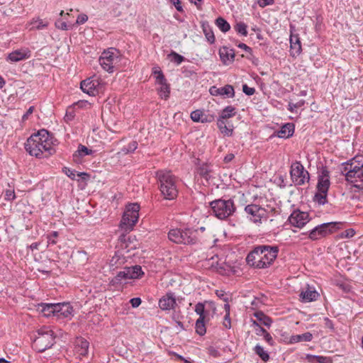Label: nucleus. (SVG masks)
Masks as SVG:
<instances>
[{
	"mask_svg": "<svg viewBox=\"0 0 363 363\" xmlns=\"http://www.w3.org/2000/svg\"><path fill=\"white\" fill-rule=\"evenodd\" d=\"M30 57V51L28 49L16 50L9 54L7 60L16 62L28 59Z\"/></svg>",
	"mask_w": 363,
	"mask_h": 363,
	"instance_id": "20",
	"label": "nucleus"
},
{
	"mask_svg": "<svg viewBox=\"0 0 363 363\" xmlns=\"http://www.w3.org/2000/svg\"><path fill=\"white\" fill-rule=\"evenodd\" d=\"M294 125L291 123H287L283 125L280 130L277 132V136L280 138H289L294 133Z\"/></svg>",
	"mask_w": 363,
	"mask_h": 363,
	"instance_id": "25",
	"label": "nucleus"
},
{
	"mask_svg": "<svg viewBox=\"0 0 363 363\" xmlns=\"http://www.w3.org/2000/svg\"><path fill=\"white\" fill-rule=\"evenodd\" d=\"M201 28L203 32V34L207 40V41L210 44H213L216 41L215 35L212 29V27L210 26L209 23L206 21H201Z\"/></svg>",
	"mask_w": 363,
	"mask_h": 363,
	"instance_id": "27",
	"label": "nucleus"
},
{
	"mask_svg": "<svg viewBox=\"0 0 363 363\" xmlns=\"http://www.w3.org/2000/svg\"><path fill=\"white\" fill-rule=\"evenodd\" d=\"M62 172L68 177H69L72 180H74V179H76V177H77V174L79 172H77V171H75L74 169H72L69 167H65L63 169H62Z\"/></svg>",
	"mask_w": 363,
	"mask_h": 363,
	"instance_id": "51",
	"label": "nucleus"
},
{
	"mask_svg": "<svg viewBox=\"0 0 363 363\" xmlns=\"http://www.w3.org/2000/svg\"><path fill=\"white\" fill-rule=\"evenodd\" d=\"M95 75H92V96L102 93L104 90V84L94 79Z\"/></svg>",
	"mask_w": 363,
	"mask_h": 363,
	"instance_id": "41",
	"label": "nucleus"
},
{
	"mask_svg": "<svg viewBox=\"0 0 363 363\" xmlns=\"http://www.w3.org/2000/svg\"><path fill=\"white\" fill-rule=\"evenodd\" d=\"M341 172L345 176V179L352 183L354 186L363 189V163L355 164L354 159L342 164Z\"/></svg>",
	"mask_w": 363,
	"mask_h": 363,
	"instance_id": "3",
	"label": "nucleus"
},
{
	"mask_svg": "<svg viewBox=\"0 0 363 363\" xmlns=\"http://www.w3.org/2000/svg\"><path fill=\"white\" fill-rule=\"evenodd\" d=\"M342 223L329 222L318 225L308 231V238L311 240H318L328 236L340 228Z\"/></svg>",
	"mask_w": 363,
	"mask_h": 363,
	"instance_id": "8",
	"label": "nucleus"
},
{
	"mask_svg": "<svg viewBox=\"0 0 363 363\" xmlns=\"http://www.w3.org/2000/svg\"><path fill=\"white\" fill-rule=\"evenodd\" d=\"M254 316L261 324L267 327H270L272 323V320L261 311L255 312Z\"/></svg>",
	"mask_w": 363,
	"mask_h": 363,
	"instance_id": "31",
	"label": "nucleus"
},
{
	"mask_svg": "<svg viewBox=\"0 0 363 363\" xmlns=\"http://www.w3.org/2000/svg\"><path fill=\"white\" fill-rule=\"evenodd\" d=\"M262 252H263V250H261L260 245L255 247L247 255V264L256 269H266V264L262 260Z\"/></svg>",
	"mask_w": 363,
	"mask_h": 363,
	"instance_id": "11",
	"label": "nucleus"
},
{
	"mask_svg": "<svg viewBox=\"0 0 363 363\" xmlns=\"http://www.w3.org/2000/svg\"><path fill=\"white\" fill-rule=\"evenodd\" d=\"M330 186V172L326 167H323L318 177L317 191L325 194L328 191Z\"/></svg>",
	"mask_w": 363,
	"mask_h": 363,
	"instance_id": "15",
	"label": "nucleus"
},
{
	"mask_svg": "<svg viewBox=\"0 0 363 363\" xmlns=\"http://www.w3.org/2000/svg\"><path fill=\"white\" fill-rule=\"evenodd\" d=\"M290 175L295 185L302 186L309 182L310 174L300 162H295L291 166Z\"/></svg>",
	"mask_w": 363,
	"mask_h": 363,
	"instance_id": "10",
	"label": "nucleus"
},
{
	"mask_svg": "<svg viewBox=\"0 0 363 363\" xmlns=\"http://www.w3.org/2000/svg\"><path fill=\"white\" fill-rule=\"evenodd\" d=\"M55 336L49 328L43 327L38 330V336L33 341V347L39 352L50 348L55 344Z\"/></svg>",
	"mask_w": 363,
	"mask_h": 363,
	"instance_id": "6",
	"label": "nucleus"
},
{
	"mask_svg": "<svg viewBox=\"0 0 363 363\" xmlns=\"http://www.w3.org/2000/svg\"><path fill=\"white\" fill-rule=\"evenodd\" d=\"M217 125L221 133L224 135L231 136L233 135V128H228L225 120L218 118Z\"/></svg>",
	"mask_w": 363,
	"mask_h": 363,
	"instance_id": "37",
	"label": "nucleus"
},
{
	"mask_svg": "<svg viewBox=\"0 0 363 363\" xmlns=\"http://www.w3.org/2000/svg\"><path fill=\"white\" fill-rule=\"evenodd\" d=\"M89 104L90 103L87 100H79L78 101L74 103L72 106L74 109L84 108L88 107Z\"/></svg>",
	"mask_w": 363,
	"mask_h": 363,
	"instance_id": "53",
	"label": "nucleus"
},
{
	"mask_svg": "<svg viewBox=\"0 0 363 363\" xmlns=\"http://www.w3.org/2000/svg\"><path fill=\"white\" fill-rule=\"evenodd\" d=\"M88 20V16L85 14H81V15H79L77 18V21H76V23L77 24H83L84 23H85L86 21Z\"/></svg>",
	"mask_w": 363,
	"mask_h": 363,
	"instance_id": "64",
	"label": "nucleus"
},
{
	"mask_svg": "<svg viewBox=\"0 0 363 363\" xmlns=\"http://www.w3.org/2000/svg\"><path fill=\"white\" fill-rule=\"evenodd\" d=\"M261 250H263L262 252V260L266 264V268L269 267L275 259L277 257L279 249L277 245H260Z\"/></svg>",
	"mask_w": 363,
	"mask_h": 363,
	"instance_id": "12",
	"label": "nucleus"
},
{
	"mask_svg": "<svg viewBox=\"0 0 363 363\" xmlns=\"http://www.w3.org/2000/svg\"><path fill=\"white\" fill-rule=\"evenodd\" d=\"M212 213L220 220H225L233 216L236 211L234 201L232 199H216L210 202Z\"/></svg>",
	"mask_w": 363,
	"mask_h": 363,
	"instance_id": "5",
	"label": "nucleus"
},
{
	"mask_svg": "<svg viewBox=\"0 0 363 363\" xmlns=\"http://www.w3.org/2000/svg\"><path fill=\"white\" fill-rule=\"evenodd\" d=\"M208 354L214 358H216V357H218L220 356V352L216 347H214L213 346H210L208 348Z\"/></svg>",
	"mask_w": 363,
	"mask_h": 363,
	"instance_id": "57",
	"label": "nucleus"
},
{
	"mask_svg": "<svg viewBox=\"0 0 363 363\" xmlns=\"http://www.w3.org/2000/svg\"><path fill=\"white\" fill-rule=\"evenodd\" d=\"M216 25L218 28L223 33H226L230 29V25L229 23L223 17H218L216 19Z\"/></svg>",
	"mask_w": 363,
	"mask_h": 363,
	"instance_id": "42",
	"label": "nucleus"
},
{
	"mask_svg": "<svg viewBox=\"0 0 363 363\" xmlns=\"http://www.w3.org/2000/svg\"><path fill=\"white\" fill-rule=\"evenodd\" d=\"M177 305L176 298L173 293L169 292L163 296L159 301V306L162 310H170Z\"/></svg>",
	"mask_w": 363,
	"mask_h": 363,
	"instance_id": "19",
	"label": "nucleus"
},
{
	"mask_svg": "<svg viewBox=\"0 0 363 363\" xmlns=\"http://www.w3.org/2000/svg\"><path fill=\"white\" fill-rule=\"evenodd\" d=\"M211 170L209 169V167L206 164H203L198 169V174L203 178H204L206 181H208L211 178Z\"/></svg>",
	"mask_w": 363,
	"mask_h": 363,
	"instance_id": "45",
	"label": "nucleus"
},
{
	"mask_svg": "<svg viewBox=\"0 0 363 363\" xmlns=\"http://www.w3.org/2000/svg\"><path fill=\"white\" fill-rule=\"evenodd\" d=\"M80 89L84 93L91 96V77H88L81 82Z\"/></svg>",
	"mask_w": 363,
	"mask_h": 363,
	"instance_id": "48",
	"label": "nucleus"
},
{
	"mask_svg": "<svg viewBox=\"0 0 363 363\" xmlns=\"http://www.w3.org/2000/svg\"><path fill=\"white\" fill-rule=\"evenodd\" d=\"M58 236V232L52 231L50 235H48V240L49 244H56L55 238Z\"/></svg>",
	"mask_w": 363,
	"mask_h": 363,
	"instance_id": "59",
	"label": "nucleus"
},
{
	"mask_svg": "<svg viewBox=\"0 0 363 363\" xmlns=\"http://www.w3.org/2000/svg\"><path fill=\"white\" fill-rule=\"evenodd\" d=\"M299 296L302 301L311 302L315 301L319 296V294L315 290H311L310 288H308L305 291H301Z\"/></svg>",
	"mask_w": 363,
	"mask_h": 363,
	"instance_id": "29",
	"label": "nucleus"
},
{
	"mask_svg": "<svg viewBox=\"0 0 363 363\" xmlns=\"http://www.w3.org/2000/svg\"><path fill=\"white\" fill-rule=\"evenodd\" d=\"M191 118L194 122L208 123L214 121L215 116L204 110L196 109L191 113Z\"/></svg>",
	"mask_w": 363,
	"mask_h": 363,
	"instance_id": "17",
	"label": "nucleus"
},
{
	"mask_svg": "<svg viewBox=\"0 0 363 363\" xmlns=\"http://www.w3.org/2000/svg\"><path fill=\"white\" fill-rule=\"evenodd\" d=\"M138 147V143L135 140L130 142L127 146L123 147L121 149V152L123 155H126L130 152H133Z\"/></svg>",
	"mask_w": 363,
	"mask_h": 363,
	"instance_id": "49",
	"label": "nucleus"
},
{
	"mask_svg": "<svg viewBox=\"0 0 363 363\" xmlns=\"http://www.w3.org/2000/svg\"><path fill=\"white\" fill-rule=\"evenodd\" d=\"M139 204L134 203H130L126 206L123 213L121 225L122 228L129 230L133 229V226L138 222L139 218Z\"/></svg>",
	"mask_w": 363,
	"mask_h": 363,
	"instance_id": "9",
	"label": "nucleus"
},
{
	"mask_svg": "<svg viewBox=\"0 0 363 363\" xmlns=\"http://www.w3.org/2000/svg\"><path fill=\"white\" fill-rule=\"evenodd\" d=\"M306 359L309 363H331V359L328 357L320 356V355H313V354H306Z\"/></svg>",
	"mask_w": 363,
	"mask_h": 363,
	"instance_id": "30",
	"label": "nucleus"
},
{
	"mask_svg": "<svg viewBox=\"0 0 363 363\" xmlns=\"http://www.w3.org/2000/svg\"><path fill=\"white\" fill-rule=\"evenodd\" d=\"M168 238L177 244L194 245L198 242L197 230L191 228L171 229Z\"/></svg>",
	"mask_w": 363,
	"mask_h": 363,
	"instance_id": "4",
	"label": "nucleus"
},
{
	"mask_svg": "<svg viewBox=\"0 0 363 363\" xmlns=\"http://www.w3.org/2000/svg\"><path fill=\"white\" fill-rule=\"evenodd\" d=\"M55 303H41L39 305V307H41V312L46 317H49L50 315L55 316Z\"/></svg>",
	"mask_w": 363,
	"mask_h": 363,
	"instance_id": "34",
	"label": "nucleus"
},
{
	"mask_svg": "<svg viewBox=\"0 0 363 363\" xmlns=\"http://www.w3.org/2000/svg\"><path fill=\"white\" fill-rule=\"evenodd\" d=\"M327 196L328 192L324 194L317 191L314 196V201L318 203L319 205H324L328 202Z\"/></svg>",
	"mask_w": 363,
	"mask_h": 363,
	"instance_id": "46",
	"label": "nucleus"
},
{
	"mask_svg": "<svg viewBox=\"0 0 363 363\" xmlns=\"http://www.w3.org/2000/svg\"><path fill=\"white\" fill-rule=\"evenodd\" d=\"M169 56L172 57V61L176 63L177 65H179L185 60L184 56L177 53L174 51H172L171 53L169 54Z\"/></svg>",
	"mask_w": 363,
	"mask_h": 363,
	"instance_id": "50",
	"label": "nucleus"
},
{
	"mask_svg": "<svg viewBox=\"0 0 363 363\" xmlns=\"http://www.w3.org/2000/svg\"><path fill=\"white\" fill-rule=\"evenodd\" d=\"M235 114V108L233 106H227L221 111L218 119L226 120L233 117Z\"/></svg>",
	"mask_w": 363,
	"mask_h": 363,
	"instance_id": "33",
	"label": "nucleus"
},
{
	"mask_svg": "<svg viewBox=\"0 0 363 363\" xmlns=\"http://www.w3.org/2000/svg\"><path fill=\"white\" fill-rule=\"evenodd\" d=\"M74 108H73V106H69L67 110V112H66V114H65V120L68 122V121H70L72 120H73V118H74Z\"/></svg>",
	"mask_w": 363,
	"mask_h": 363,
	"instance_id": "56",
	"label": "nucleus"
},
{
	"mask_svg": "<svg viewBox=\"0 0 363 363\" xmlns=\"http://www.w3.org/2000/svg\"><path fill=\"white\" fill-rule=\"evenodd\" d=\"M55 316L58 319L67 318L71 319L73 316V308L69 303H55Z\"/></svg>",
	"mask_w": 363,
	"mask_h": 363,
	"instance_id": "16",
	"label": "nucleus"
},
{
	"mask_svg": "<svg viewBox=\"0 0 363 363\" xmlns=\"http://www.w3.org/2000/svg\"><path fill=\"white\" fill-rule=\"evenodd\" d=\"M120 51L115 48H109L104 50L99 58L101 67L109 73L115 71L116 65L120 61Z\"/></svg>",
	"mask_w": 363,
	"mask_h": 363,
	"instance_id": "7",
	"label": "nucleus"
},
{
	"mask_svg": "<svg viewBox=\"0 0 363 363\" xmlns=\"http://www.w3.org/2000/svg\"><path fill=\"white\" fill-rule=\"evenodd\" d=\"M224 309L226 313L224 316V320H228V325H226L225 323H223V324L226 328H230V305L228 304V302H226V303L224 305Z\"/></svg>",
	"mask_w": 363,
	"mask_h": 363,
	"instance_id": "54",
	"label": "nucleus"
},
{
	"mask_svg": "<svg viewBox=\"0 0 363 363\" xmlns=\"http://www.w3.org/2000/svg\"><path fill=\"white\" fill-rule=\"evenodd\" d=\"M128 274L126 272V268L125 267L123 271H121L117 273L116 276L114 277L110 281L111 285L113 286H116L118 284H121L122 280H126L128 279Z\"/></svg>",
	"mask_w": 363,
	"mask_h": 363,
	"instance_id": "35",
	"label": "nucleus"
},
{
	"mask_svg": "<svg viewBox=\"0 0 363 363\" xmlns=\"http://www.w3.org/2000/svg\"><path fill=\"white\" fill-rule=\"evenodd\" d=\"M89 342L83 337H77L75 341V351L79 356H86L89 352Z\"/></svg>",
	"mask_w": 363,
	"mask_h": 363,
	"instance_id": "22",
	"label": "nucleus"
},
{
	"mask_svg": "<svg viewBox=\"0 0 363 363\" xmlns=\"http://www.w3.org/2000/svg\"><path fill=\"white\" fill-rule=\"evenodd\" d=\"M159 189L164 199L173 200L178 195L177 179L170 172L160 170L156 173Z\"/></svg>",
	"mask_w": 363,
	"mask_h": 363,
	"instance_id": "2",
	"label": "nucleus"
},
{
	"mask_svg": "<svg viewBox=\"0 0 363 363\" xmlns=\"http://www.w3.org/2000/svg\"><path fill=\"white\" fill-rule=\"evenodd\" d=\"M90 179V175L86 172H79L77 174V181L79 186L81 189H84L87 185V182Z\"/></svg>",
	"mask_w": 363,
	"mask_h": 363,
	"instance_id": "43",
	"label": "nucleus"
},
{
	"mask_svg": "<svg viewBox=\"0 0 363 363\" xmlns=\"http://www.w3.org/2000/svg\"><path fill=\"white\" fill-rule=\"evenodd\" d=\"M53 139L47 130L41 129L28 138L25 148L30 155L38 158L48 157L55 152L52 147Z\"/></svg>",
	"mask_w": 363,
	"mask_h": 363,
	"instance_id": "1",
	"label": "nucleus"
},
{
	"mask_svg": "<svg viewBox=\"0 0 363 363\" xmlns=\"http://www.w3.org/2000/svg\"><path fill=\"white\" fill-rule=\"evenodd\" d=\"M288 221L291 225L301 228L310 221V218L307 212L295 210L289 217Z\"/></svg>",
	"mask_w": 363,
	"mask_h": 363,
	"instance_id": "13",
	"label": "nucleus"
},
{
	"mask_svg": "<svg viewBox=\"0 0 363 363\" xmlns=\"http://www.w3.org/2000/svg\"><path fill=\"white\" fill-rule=\"evenodd\" d=\"M195 312L199 315V317L206 318L205 315V306L203 303L199 302L195 306Z\"/></svg>",
	"mask_w": 363,
	"mask_h": 363,
	"instance_id": "52",
	"label": "nucleus"
},
{
	"mask_svg": "<svg viewBox=\"0 0 363 363\" xmlns=\"http://www.w3.org/2000/svg\"><path fill=\"white\" fill-rule=\"evenodd\" d=\"M171 2L179 12H184L180 0H171Z\"/></svg>",
	"mask_w": 363,
	"mask_h": 363,
	"instance_id": "62",
	"label": "nucleus"
},
{
	"mask_svg": "<svg viewBox=\"0 0 363 363\" xmlns=\"http://www.w3.org/2000/svg\"><path fill=\"white\" fill-rule=\"evenodd\" d=\"M313 339V335L310 332H306L301 335H293L291 337L290 342L291 343H296L299 342H310Z\"/></svg>",
	"mask_w": 363,
	"mask_h": 363,
	"instance_id": "32",
	"label": "nucleus"
},
{
	"mask_svg": "<svg viewBox=\"0 0 363 363\" xmlns=\"http://www.w3.org/2000/svg\"><path fill=\"white\" fill-rule=\"evenodd\" d=\"M256 334L257 335H262L264 340L271 346H273L274 341L271 335L262 327L259 326V328H256Z\"/></svg>",
	"mask_w": 363,
	"mask_h": 363,
	"instance_id": "38",
	"label": "nucleus"
},
{
	"mask_svg": "<svg viewBox=\"0 0 363 363\" xmlns=\"http://www.w3.org/2000/svg\"><path fill=\"white\" fill-rule=\"evenodd\" d=\"M91 154V150L79 144L77 151L73 154V160L76 163H82V157Z\"/></svg>",
	"mask_w": 363,
	"mask_h": 363,
	"instance_id": "26",
	"label": "nucleus"
},
{
	"mask_svg": "<svg viewBox=\"0 0 363 363\" xmlns=\"http://www.w3.org/2000/svg\"><path fill=\"white\" fill-rule=\"evenodd\" d=\"M274 3V0H259L258 4L259 6L262 8H264L269 5H272Z\"/></svg>",
	"mask_w": 363,
	"mask_h": 363,
	"instance_id": "63",
	"label": "nucleus"
},
{
	"mask_svg": "<svg viewBox=\"0 0 363 363\" xmlns=\"http://www.w3.org/2000/svg\"><path fill=\"white\" fill-rule=\"evenodd\" d=\"M219 55L223 63L228 65L235 60V50L223 46L219 50Z\"/></svg>",
	"mask_w": 363,
	"mask_h": 363,
	"instance_id": "21",
	"label": "nucleus"
},
{
	"mask_svg": "<svg viewBox=\"0 0 363 363\" xmlns=\"http://www.w3.org/2000/svg\"><path fill=\"white\" fill-rule=\"evenodd\" d=\"M204 320L205 318L203 317H199L196 321V333L201 336L204 335L206 333Z\"/></svg>",
	"mask_w": 363,
	"mask_h": 363,
	"instance_id": "40",
	"label": "nucleus"
},
{
	"mask_svg": "<svg viewBox=\"0 0 363 363\" xmlns=\"http://www.w3.org/2000/svg\"><path fill=\"white\" fill-rule=\"evenodd\" d=\"M209 92L212 96H223L227 98H233L235 96V90L232 85L226 84L223 87L212 86Z\"/></svg>",
	"mask_w": 363,
	"mask_h": 363,
	"instance_id": "18",
	"label": "nucleus"
},
{
	"mask_svg": "<svg viewBox=\"0 0 363 363\" xmlns=\"http://www.w3.org/2000/svg\"><path fill=\"white\" fill-rule=\"evenodd\" d=\"M130 303L132 307L137 308L141 304L142 301H141L140 298L136 297V298H131L130 300Z\"/></svg>",
	"mask_w": 363,
	"mask_h": 363,
	"instance_id": "60",
	"label": "nucleus"
},
{
	"mask_svg": "<svg viewBox=\"0 0 363 363\" xmlns=\"http://www.w3.org/2000/svg\"><path fill=\"white\" fill-rule=\"evenodd\" d=\"M249 55L246 57L249 60H250L252 62V63L254 65H256L257 66L258 64H259V60L257 57H256L253 53H252V51L251 52H248Z\"/></svg>",
	"mask_w": 363,
	"mask_h": 363,
	"instance_id": "61",
	"label": "nucleus"
},
{
	"mask_svg": "<svg viewBox=\"0 0 363 363\" xmlns=\"http://www.w3.org/2000/svg\"><path fill=\"white\" fill-rule=\"evenodd\" d=\"M128 279H140L144 274L140 265L125 267Z\"/></svg>",
	"mask_w": 363,
	"mask_h": 363,
	"instance_id": "28",
	"label": "nucleus"
},
{
	"mask_svg": "<svg viewBox=\"0 0 363 363\" xmlns=\"http://www.w3.org/2000/svg\"><path fill=\"white\" fill-rule=\"evenodd\" d=\"M161 86L157 89L159 96L164 99L167 100L169 97L170 94V86L169 84L167 83V82H164V83L159 84Z\"/></svg>",
	"mask_w": 363,
	"mask_h": 363,
	"instance_id": "36",
	"label": "nucleus"
},
{
	"mask_svg": "<svg viewBox=\"0 0 363 363\" xmlns=\"http://www.w3.org/2000/svg\"><path fill=\"white\" fill-rule=\"evenodd\" d=\"M242 91L247 96H252L255 93V89L253 87H249L247 84H243Z\"/></svg>",
	"mask_w": 363,
	"mask_h": 363,
	"instance_id": "58",
	"label": "nucleus"
},
{
	"mask_svg": "<svg viewBox=\"0 0 363 363\" xmlns=\"http://www.w3.org/2000/svg\"><path fill=\"white\" fill-rule=\"evenodd\" d=\"M125 257L121 253L116 252L108 263L110 270L114 271L121 267L125 264Z\"/></svg>",
	"mask_w": 363,
	"mask_h": 363,
	"instance_id": "23",
	"label": "nucleus"
},
{
	"mask_svg": "<svg viewBox=\"0 0 363 363\" xmlns=\"http://www.w3.org/2000/svg\"><path fill=\"white\" fill-rule=\"evenodd\" d=\"M290 48L291 55L295 57L301 52V44L300 38L297 35H291L290 36Z\"/></svg>",
	"mask_w": 363,
	"mask_h": 363,
	"instance_id": "24",
	"label": "nucleus"
},
{
	"mask_svg": "<svg viewBox=\"0 0 363 363\" xmlns=\"http://www.w3.org/2000/svg\"><path fill=\"white\" fill-rule=\"evenodd\" d=\"M254 352L255 353L258 355L260 359L264 362H267L269 359V354L267 351L264 350V348L260 346L259 345H257L254 347Z\"/></svg>",
	"mask_w": 363,
	"mask_h": 363,
	"instance_id": "44",
	"label": "nucleus"
},
{
	"mask_svg": "<svg viewBox=\"0 0 363 363\" xmlns=\"http://www.w3.org/2000/svg\"><path fill=\"white\" fill-rule=\"evenodd\" d=\"M4 199L6 201H11L16 199L14 189H9L5 191Z\"/></svg>",
	"mask_w": 363,
	"mask_h": 363,
	"instance_id": "55",
	"label": "nucleus"
},
{
	"mask_svg": "<svg viewBox=\"0 0 363 363\" xmlns=\"http://www.w3.org/2000/svg\"><path fill=\"white\" fill-rule=\"evenodd\" d=\"M247 26L244 22L237 23L234 26V29L237 32L238 34H240L243 36L247 35Z\"/></svg>",
	"mask_w": 363,
	"mask_h": 363,
	"instance_id": "47",
	"label": "nucleus"
},
{
	"mask_svg": "<svg viewBox=\"0 0 363 363\" xmlns=\"http://www.w3.org/2000/svg\"><path fill=\"white\" fill-rule=\"evenodd\" d=\"M247 218L254 223H259L264 216L265 209L257 204H249L245 207Z\"/></svg>",
	"mask_w": 363,
	"mask_h": 363,
	"instance_id": "14",
	"label": "nucleus"
},
{
	"mask_svg": "<svg viewBox=\"0 0 363 363\" xmlns=\"http://www.w3.org/2000/svg\"><path fill=\"white\" fill-rule=\"evenodd\" d=\"M152 74L155 77L156 83L158 84L161 83L164 84V82L167 81L162 71L158 66H155L154 67H152Z\"/></svg>",
	"mask_w": 363,
	"mask_h": 363,
	"instance_id": "39",
	"label": "nucleus"
}]
</instances>
